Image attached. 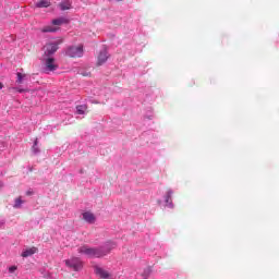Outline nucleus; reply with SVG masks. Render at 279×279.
Segmentation results:
<instances>
[{
  "label": "nucleus",
  "mask_w": 279,
  "mask_h": 279,
  "mask_svg": "<svg viewBox=\"0 0 279 279\" xmlns=\"http://www.w3.org/2000/svg\"><path fill=\"white\" fill-rule=\"evenodd\" d=\"M78 254H84L88 256V258H101L110 254V250L101 246V247H90L88 245H83L77 248Z\"/></svg>",
  "instance_id": "f257e3e1"
},
{
  "label": "nucleus",
  "mask_w": 279,
  "mask_h": 279,
  "mask_svg": "<svg viewBox=\"0 0 279 279\" xmlns=\"http://www.w3.org/2000/svg\"><path fill=\"white\" fill-rule=\"evenodd\" d=\"M64 263L72 271H82L84 269V262L80 257H71L65 259Z\"/></svg>",
  "instance_id": "f03ea898"
},
{
  "label": "nucleus",
  "mask_w": 279,
  "mask_h": 279,
  "mask_svg": "<svg viewBox=\"0 0 279 279\" xmlns=\"http://www.w3.org/2000/svg\"><path fill=\"white\" fill-rule=\"evenodd\" d=\"M69 58H82L84 56V46H72L65 51Z\"/></svg>",
  "instance_id": "7ed1b4c3"
},
{
  "label": "nucleus",
  "mask_w": 279,
  "mask_h": 279,
  "mask_svg": "<svg viewBox=\"0 0 279 279\" xmlns=\"http://www.w3.org/2000/svg\"><path fill=\"white\" fill-rule=\"evenodd\" d=\"M58 45H62V40L57 43H49L44 46V54L49 58V56H53L56 51H58Z\"/></svg>",
  "instance_id": "20e7f679"
},
{
  "label": "nucleus",
  "mask_w": 279,
  "mask_h": 279,
  "mask_svg": "<svg viewBox=\"0 0 279 279\" xmlns=\"http://www.w3.org/2000/svg\"><path fill=\"white\" fill-rule=\"evenodd\" d=\"M46 71H56L58 69V63L53 57H48L45 61Z\"/></svg>",
  "instance_id": "39448f33"
},
{
  "label": "nucleus",
  "mask_w": 279,
  "mask_h": 279,
  "mask_svg": "<svg viewBox=\"0 0 279 279\" xmlns=\"http://www.w3.org/2000/svg\"><path fill=\"white\" fill-rule=\"evenodd\" d=\"M108 61V51L101 50L97 58V66H101V64H105V62Z\"/></svg>",
  "instance_id": "423d86ee"
},
{
  "label": "nucleus",
  "mask_w": 279,
  "mask_h": 279,
  "mask_svg": "<svg viewBox=\"0 0 279 279\" xmlns=\"http://www.w3.org/2000/svg\"><path fill=\"white\" fill-rule=\"evenodd\" d=\"M95 274L97 275V276H99V278H102V279H108V278H110V274L108 272V270H106V269H104V268H101V267H99V266H96L95 267Z\"/></svg>",
  "instance_id": "0eeeda50"
},
{
  "label": "nucleus",
  "mask_w": 279,
  "mask_h": 279,
  "mask_svg": "<svg viewBox=\"0 0 279 279\" xmlns=\"http://www.w3.org/2000/svg\"><path fill=\"white\" fill-rule=\"evenodd\" d=\"M38 252V248H36L35 246L26 248L25 251L22 252L21 256L23 258H27L29 256H34V254H36Z\"/></svg>",
  "instance_id": "6e6552de"
},
{
  "label": "nucleus",
  "mask_w": 279,
  "mask_h": 279,
  "mask_svg": "<svg viewBox=\"0 0 279 279\" xmlns=\"http://www.w3.org/2000/svg\"><path fill=\"white\" fill-rule=\"evenodd\" d=\"M173 197V191H168L166 194V206H169V208H173V199H171Z\"/></svg>",
  "instance_id": "1a4fd4ad"
},
{
  "label": "nucleus",
  "mask_w": 279,
  "mask_h": 279,
  "mask_svg": "<svg viewBox=\"0 0 279 279\" xmlns=\"http://www.w3.org/2000/svg\"><path fill=\"white\" fill-rule=\"evenodd\" d=\"M83 219L87 223H93L95 221V215L90 211H86L83 214Z\"/></svg>",
  "instance_id": "9d476101"
},
{
  "label": "nucleus",
  "mask_w": 279,
  "mask_h": 279,
  "mask_svg": "<svg viewBox=\"0 0 279 279\" xmlns=\"http://www.w3.org/2000/svg\"><path fill=\"white\" fill-rule=\"evenodd\" d=\"M35 5L36 8H49L51 2L49 0H39Z\"/></svg>",
  "instance_id": "9b49d317"
},
{
  "label": "nucleus",
  "mask_w": 279,
  "mask_h": 279,
  "mask_svg": "<svg viewBox=\"0 0 279 279\" xmlns=\"http://www.w3.org/2000/svg\"><path fill=\"white\" fill-rule=\"evenodd\" d=\"M60 10H71V2L69 0H64L59 3Z\"/></svg>",
  "instance_id": "f8f14e48"
},
{
  "label": "nucleus",
  "mask_w": 279,
  "mask_h": 279,
  "mask_svg": "<svg viewBox=\"0 0 279 279\" xmlns=\"http://www.w3.org/2000/svg\"><path fill=\"white\" fill-rule=\"evenodd\" d=\"M41 32H43L44 34H47V33H54V32H58V27L48 25V26L43 27V28H41Z\"/></svg>",
  "instance_id": "ddd939ff"
},
{
  "label": "nucleus",
  "mask_w": 279,
  "mask_h": 279,
  "mask_svg": "<svg viewBox=\"0 0 279 279\" xmlns=\"http://www.w3.org/2000/svg\"><path fill=\"white\" fill-rule=\"evenodd\" d=\"M88 110V107L86 105H78L76 106V112L77 114H84Z\"/></svg>",
  "instance_id": "4468645a"
},
{
  "label": "nucleus",
  "mask_w": 279,
  "mask_h": 279,
  "mask_svg": "<svg viewBox=\"0 0 279 279\" xmlns=\"http://www.w3.org/2000/svg\"><path fill=\"white\" fill-rule=\"evenodd\" d=\"M25 204V201H23V198L17 197L15 198V204L13 205V208H21V205Z\"/></svg>",
  "instance_id": "2eb2a0df"
},
{
  "label": "nucleus",
  "mask_w": 279,
  "mask_h": 279,
  "mask_svg": "<svg viewBox=\"0 0 279 279\" xmlns=\"http://www.w3.org/2000/svg\"><path fill=\"white\" fill-rule=\"evenodd\" d=\"M9 90L10 93H27L28 92V89H23L19 87H10Z\"/></svg>",
  "instance_id": "dca6fc26"
},
{
  "label": "nucleus",
  "mask_w": 279,
  "mask_h": 279,
  "mask_svg": "<svg viewBox=\"0 0 279 279\" xmlns=\"http://www.w3.org/2000/svg\"><path fill=\"white\" fill-rule=\"evenodd\" d=\"M16 76H17L16 84H23V80H25L26 75L21 72H17Z\"/></svg>",
  "instance_id": "f3484780"
},
{
  "label": "nucleus",
  "mask_w": 279,
  "mask_h": 279,
  "mask_svg": "<svg viewBox=\"0 0 279 279\" xmlns=\"http://www.w3.org/2000/svg\"><path fill=\"white\" fill-rule=\"evenodd\" d=\"M32 151L34 154H38L40 151V149H38V140H35L34 145L32 147Z\"/></svg>",
  "instance_id": "a211bd4d"
},
{
  "label": "nucleus",
  "mask_w": 279,
  "mask_h": 279,
  "mask_svg": "<svg viewBox=\"0 0 279 279\" xmlns=\"http://www.w3.org/2000/svg\"><path fill=\"white\" fill-rule=\"evenodd\" d=\"M62 23H64L63 19H57L52 21V25H62Z\"/></svg>",
  "instance_id": "6ab92c4d"
},
{
  "label": "nucleus",
  "mask_w": 279,
  "mask_h": 279,
  "mask_svg": "<svg viewBox=\"0 0 279 279\" xmlns=\"http://www.w3.org/2000/svg\"><path fill=\"white\" fill-rule=\"evenodd\" d=\"M15 270H16V266H11V267H9V272H10V274H14Z\"/></svg>",
  "instance_id": "aec40b11"
},
{
  "label": "nucleus",
  "mask_w": 279,
  "mask_h": 279,
  "mask_svg": "<svg viewBox=\"0 0 279 279\" xmlns=\"http://www.w3.org/2000/svg\"><path fill=\"white\" fill-rule=\"evenodd\" d=\"M26 195H34V192L27 191V192H26Z\"/></svg>",
  "instance_id": "412c9836"
},
{
  "label": "nucleus",
  "mask_w": 279,
  "mask_h": 279,
  "mask_svg": "<svg viewBox=\"0 0 279 279\" xmlns=\"http://www.w3.org/2000/svg\"><path fill=\"white\" fill-rule=\"evenodd\" d=\"M145 274H147V276H149L150 270L149 269L145 270Z\"/></svg>",
  "instance_id": "4be33fe9"
},
{
  "label": "nucleus",
  "mask_w": 279,
  "mask_h": 279,
  "mask_svg": "<svg viewBox=\"0 0 279 279\" xmlns=\"http://www.w3.org/2000/svg\"><path fill=\"white\" fill-rule=\"evenodd\" d=\"M0 189H3V182L0 181Z\"/></svg>",
  "instance_id": "5701e85b"
},
{
  "label": "nucleus",
  "mask_w": 279,
  "mask_h": 279,
  "mask_svg": "<svg viewBox=\"0 0 279 279\" xmlns=\"http://www.w3.org/2000/svg\"><path fill=\"white\" fill-rule=\"evenodd\" d=\"M1 88H3V83H0V90H1Z\"/></svg>",
  "instance_id": "b1692460"
},
{
  "label": "nucleus",
  "mask_w": 279,
  "mask_h": 279,
  "mask_svg": "<svg viewBox=\"0 0 279 279\" xmlns=\"http://www.w3.org/2000/svg\"><path fill=\"white\" fill-rule=\"evenodd\" d=\"M117 1H123V0H117Z\"/></svg>",
  "instance_id": "393cba45"
}]
</instances>
